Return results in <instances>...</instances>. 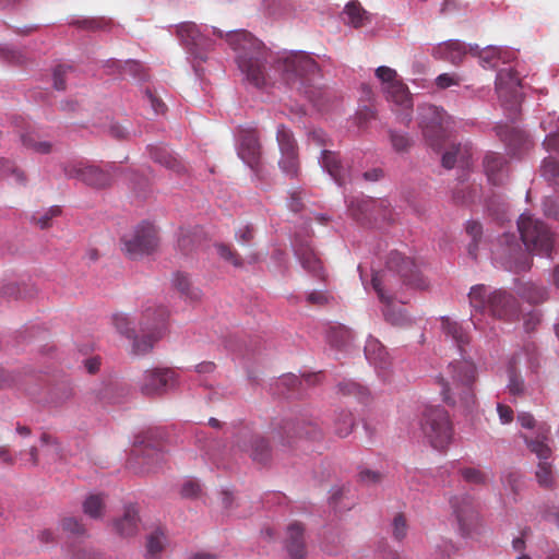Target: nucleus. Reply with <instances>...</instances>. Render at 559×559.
I'll return each mask as SVG.
<instances>
[{"instance_id":"42","label":"nucleus","mask_w":559,"mask_h":559,"mask_svg":"<svg viewBox=\"0 0 559 559\" xmlns=\"http://www.w3.org/2000/svg\"><path fill=\"white\" fill-rule=\"evenodd\" d=\"M502 484L513 495V501H516L523 488V475L519 471L509 469L502 476Z\"/></svg>"},{"instance_id":"16","label":"nucleus","mask_w":559,"mask_h":559,"mask_svg":"<svg viewBox=\"0 0 559 559\" xmlns=\"http://www.w3.org/2000/svg\"><path fill=\"white\" fill-rule=\"evenodd\" d=\"M176 372L169 368L145 370L138 386L145 396L162 395L176 386Z\"/></svg>"},{"instance_id":"40","label":"nucleus","mask_w":559,"mask_h":559,"mask_svg":"<svg viewBox=\"0 0 559 559\" xmlns=\"http://www.w3.org/2000/svg\"><path fill=\"white\" fill-rule=\"evenodd\" d=\"M521 296L530 304H540L547 300L548 292L544 286L526 283L522 287Z\"/></svg>"},{"instance_id":"41","label":"nucleus","mask_w":559,"mask_h":559,"mask_svg":"<svg viewBox=\"0 0 559 559\" xmlns=\"http://www.w3.org/2000/svg\"><path fill=\"white\" fill-rule=\"evenodd\" d=\"M540 175L550 185L559 187V162L554 157H546L540 165Z\"/></svg>"},{"instance_id":"48","label":"nucleus","mask_w":559,"mask_h":559,"mask_svg":"<svg viewBox=\"0 0 559 559\" xmlns=\"http://www.w3.org/2000/svg\"><path fill=\"white\" fill-rule=\"evenodd\" d=\"M466 233L471 236L472 242L468 245V254L476 259V250L478 247V241L481 238L483 227L478 222L471 221L466 224Z\"/></svg>"},{"instance_id":"32","label":"nucleus","mask_w":559,"mask_h":559,"mask_svg":"<svg viewBox=\"0 0 559 559\" xmlns=\"http://www.w3.org/2000/svg\"><path fill=\"white\" fill-rule=\"evenodd\" d=\"M152 159L175 173L186 171V166L166 146H153L150 148Z\"/></svg>"},{"instance_id":"37","label":"nucleus","mask_w":559,"mask_h":559,"mask_svg":"<svg viewBox=\"0 0 559 559\" xmlns=\"http://www.w3.org/2000/svg\"><path fill=\"white\" fill-rule=\"evenodd\" d=\"M347 16V22L355 28L364 26L369 21L367 11L360 5L358 1H350L344 11Z\"/></svg>"},{"instance_id":"21","label":"nucleus","mask_w":559,"mask_h":559,"mask_svg":"<svg viewBox=\"0 0 559 559\" xmlns=\"http://www.w3.org/2000/svg\"><path fill=\"white\" fill-rule=\"evenodd\" d=\"M238 155L257 175H259L261 145L255 131L246 130L241 133Z\"/></svg>"},{"instance_id":"9","label":"nucleus","mask_w":559,"mask_h":559,"mask_svg":"<svg viewBox=\"0 0 559 559\" xmlns=\"http://www.w3.org/2000/svg\"><path fill=\"white\" fill-rule=\"evenodd\" d=\"M518 229L526 250L550 257L554 236L543 221L531 214L523 213L518 219Z\"/></svg>"},{"instance_id":"34","label":"nucleus","mask_w":559,"mask_h":559,"mask_svg":"<svg viewBox=\"0 0 559 559\" xmlns=\"http://www.w3.org/2000/svg\"><path fill=\"white\" fill-rule=\"evenodd\" d=\"M441 326L444 334L456 343L461 354H463L465 352L464 345H467L469 342L468 334L456 321H452L448 317L441 319Z\"/></svg>"},{"instance_id":"13","label":"nucleus","mask_w":559,"mask_h":559,"mask_svg":"<svg viewBox=\"0 0 559 559\" xmlns=\"http://www.w3.org/2000/svg\"><path fill=\"white\" fill-rule=\"evenodd\" d=\"M524 441L531 452L535 453L539 459L537 469L535 473L539 486L544 488H552L556 484L552 466L548 462L551 456V449L548 441V429L545 426L538 428V435L535 439L523 436Z\"/></svg>"},{"instance_id":"60","label":"nucleus","mask_w":559,"mask_h":559,"mask_svg":"<svg viewBox=\"0 0 559 559\" xmlns=\"http://www.w3.org/2000/svg\"><path fill=\"white\" fill-rule=\"evenodd\" d=\"M9 173L15 177L16 182H25L26 179L23 171L16 169L11 162L0 158V175H5Z\"/></svg>"},{"instance_id":"30","label":"nucleus","mask_w":559,"mask_h":559,"mask_svg":"<svg viewBox=\"0 0 559 559\" xmlns=\"http://www.w3.org/2000/svg\"><path fill=\"white\" fill-rule=\"evenodd\" d=\"M114 528L123 537L135 535L139 530V515L136 508L132 504L127 506L122 518L114 521Z\"/></svg>"},{"instance_id":"25","label":"nucleus","mask_w":559,"mask_h":559,"mask_svg":"<svg viewBox=\"0 0 559 559\" xmlns=\"http://www.w3.org/2000/svg\"><path fill=\"white\" fill-rule=\"evenodd\" d=\"M503 241L508 245V254L503 258L502 264L506 269L520 273L531 267L530 257L518 242L509 243L510 236L504 235Z\"/></svg>"},{"instance_id":"58","label":"nucleus","mask_w":559,"mask_h":559,"mask_svg":"<svg viewBox=\"0 0 559 559\" xmlns=\"http://www.w3.org/2000/svg\"><path fill=\"white\" fill-rule=\"evenodd\" d=\"M393 536L396 540H403L407 534V523L404 514L399 513L393 519Z\"/></svg>"},{"instance_id":"31","label":"nucleus","mask_w":559,"mask_h":559,"mask_svg":"<svg viewBox=\"0 0 559 559\" xmlns=\"http://www.w3.org/2000/svg\"><path fill=\"white\" fill-rule=\"evenodd\" d=\"M365 356L377 369L385 370L390 366V356L385 347L376 338L370 337L365 345Z\"/></svg>"},{"instance_id":"1","label":"nucleus","mask_w":559,"mask_h":559,"mask_svg":"<svg viewBox=\"0 0 559 559\" xmlns=\"http://www.w3.org/2000/svg\"><path fill=\"white\" fill-rule=\"evenodd\" d=\"M395 273L403 284L416 289H426L428 282L417 269L415 261L397 251H392L389 254L385 270L372 274L371 285L383 304L382 311L385 321L402 328L409 325L412 320L404 307L394 302L399 284Z\"/></svg>"},{"instance_id":"3","label":"nucleus","mask_w":559,"mask_h":559,"mask_svg":"<svg viewBox=\"0 0 559 559\" xmlns=\"http://www.w3.org/2000/svg\"><path fill=\"white\" fill-rule=\"evenodd\" d=\"M168 318V311L162 306L150 305L143 310L139 321V333L126 313H116L112 323L116 330L132 341V352L135 355L148 353L162 337Z\"/></svg>"},{"instance_id":"45","label":"nucleus","mask_w":559,"mask_h":559,"mask_svg":"<svg viewBox=\"0 0 559 559\" xmlns=\"http://www.w3.org/2000/svg\"><path fill=\"white\" fill-rule=\"evenodd\" d=\"M104 499L100 495L88 496L83 503V511L86 515L98 519L103 514Z\"/></svg>"},{"instance_id":"26","label":"nucleus","mask_w":559,"mask_h":559,"mask_svg":"<svg viewBox=\"0 0 559 559\" xmlns=\"http://www.w3.org/2000/svg\"><path fill=\"white\" fill-rule=\"evenodd\" d=\"M305 527L299 522H293L287 526L285 548L292 559L305 558Z\"/></svg>"},{"instance_id":"14","label":"nucleus","mask_w":559,"mask_h":559,"mask_svg":"<svg viewBox=\"0 0 559 559\" xmlns=\"http://www.w3.org/2000/svg\"><path fill=\"white\" fill-rule=\"evenodd\" d=\"M520 73L513 68L499 70L496 78V91L503 106L518 110L522 102Z\"/></svg>"},{"instance_id":"2","label":"nucleus","mask_w":559,"mask_h":559,"mask_svg":"<svg viewBox=\"0 0 559 559\" xmlns=\"http://www.w3.org/2000/svg\"><path fill=\"white\" fill-rule=\"evenodd\" d=\"M468 301L472 307L471 321L476 330L486 331L488 324L484 318L487 313L506 322L519 319L520 304L504 289L490 290L486 285L477 284L471 287Z\"/></svg>"},{"instance_id":"27","label":"nucleus","mask_w":559,"mask_h":559,"mask_svg":"<svg viewBox=\"0 0 559 559\" xmlns=\"http://www.w3.org/2000/svg\"><path fill=\"white\" fill-rule=\"evenodd\" d=\"M484 168L488 180L495 186L502 185L507 178V160L501 154H486L484 158Z\"/></svg>"},{"instance_id":"8","label":"nucleus","mask_w":559,"mask_h":559,"mask_svg":"<svg viewBox=\"0 0 559 559\" xmlns=\"http://www.w3.org/2000/svg\"><path fill=\"white\" fill-rule=\"evenodd\" d=\"M421 430L430 444L444 450L453 438V427L448 412L440 406H428L421 417Z\"/></svg>"},{"instance_id":"62","label":"nucleus","mask_w":559,"mask_h":559,"mask_svg":"<svg viewBox=\"0 0 559 559\" xmlns=\"http://www.w3.org/2000/svg\"><path fill=\"white\" fill-rule=\"evenodd\" d=\"M460 76L456 73H442L437 76L436 85L439 88H448L452 85H459Z\"/></svg>"},{"instance_id":"7","label":"nucleus","mask_w":559,"mask_h":559,"mask_svg":"<svg viewBox=\"0 0 559 559\" xmlns=\"http://www.w3.org/2000/svg\"><path fill=\"white\" fill-rule=\"evenodd\" d=\"M454 126L453 118L440 107L424 105L418 109V127L432 150L440 151L450 136Z\"/></svg>"},{"instance_id":"11","label":"nucleus","mask_w":559,"mask_h":559,"mask_svg":"<svg viewBox=\"0 0 559 559\" xmlns=\"http://www.w3.org/2000/svg\"><path fill=\"white\" fill-rule=\"evenodd\" d=\"M122 250L130 259H139L153 253L158 247L157 230L154 225L143 222L130 234L121 238Z\"/></svg>"},{"instance_id":"51","label":"nucleus","mask_w":559,"mask_h":559,"mask_svg":"<svg viewBox=\"0 0 559 559\" xmlns=\"http://www.w3.org/2000/svg\"><path fill=\"white\" fill-rule=\"evenodd\" d=\"M23 145L39 154H48L51 152V143L48 141H37L33 134L22 135Z\"/></svg>"},{"instance_id":"4","label":"nucleus","mask_w":559,"mask_h":559,"mask_svg":"<svg viewBox=\"0 0 559 559\" xmlns=\"http://www.w3.org/2000/svg\"><path fill=\"white\" fill-rule=\"evenodd\" d=\"M477 379L476 366L472 360L462 358L449 364L447 377L441 373L436 378L444 403L473 409L476 405L474 384Z\"/></svg>"},{"instance_id":"36","label":"nucleus","mask_w":559,"mask_h":559,"mask_svg":"<svg viewBox=\"0 0 559 559\" xmlns=\"http://www.w3.org/2000/svg\"><path fill=\"white\" fill-rule=\"evenodd\" d=\"M174 287L186 299L197 301L201 298L200 289L193 287L188 275L177 272L173 278Z\"/></svg>"},{"instance_id":"52","label":"nucleus","mask_w":559,"mask_h":559,"mask_svg":"<svg viewBox=\"0 0 559 559\" xmlns=\"http://www.w3.org/2000/svg\"><path fill=\"white\" fill-rule=\"evenodd\" d=\"M215 247L217 249L218 255L222 259L231 263L236 267H240L242 265L240 255L230 245L217 243Z\"/></svg>"},{"instance_id":"19","label":"nucleus","mask_w":559,"mask_h":559,"mask_svg":"<svg viewBox=\"0 0 559 559\" xmlns=\"http://www.w3.org/2000/svg\"><path fill=\"white\" fill-rule=\"evenodd\" d=\"M293 246L295 255L302 269L321 281H325L326 273L323 262L311 246L310 240L306 237L296 236Z\"/></svg>"},{"instance_id":"49","label":"nucleus","mask_w":559,"mask_h":559,"mask_svg":"<svg viewBox=\"0 0 559 559\" xmlns=\"http://www.w3.org/2000/svg\"><path fill=\"white\" fill-rule=\"evenodd\" d=\"M166 537L162 530L153 532L146 542V551L150 556L154 557L158 555L165 546Z\"/></svg>"},{"instance_id":"50","label":"nucleus","mask_w":559,"mask_h":559,"mask_svg":"<svg viewBox=\"0 0 559 559\" xmlns=\"http://www.w3.org/2000/svg\"><path fill=\"white\" fill-rule=\"evenodd\" d=\"M265 8L267 13L274 17L285 16L292 11L288 0H266Z\"/></svg>"},{"instance_id":"46","label":"nucleus","mask_w":559,"mask_h":559,"mask_svg":"<svg viewBox=\"0 0 559 559\" xmlns=\"http://www.w3.org/2000/svg\"><path fill=\"white\" fill-rule=\"evenodd\" d=\"M389 136L393 150L397 153L407 152L413 145V140L407 133L390 130Z\"/></svg>"},{"instance_id":"56","label":"nucleus","mask_w":559,"mask_h":559,"mask_svg":"<svg viewBox=\"0 0 559 559\" xmlns=\"http://www.w3.org/2000/svg\"><path fill=\"white\" fill-rule=\"evenodd\" d=\"M70 72H72V67L67 66V64H58L53 69V73H52L53 87L57 91L66 90V78Z\"/></svg>"},{"instance_id":"29","label":"nucleus","mask_w":559,"mask_h":559,"mask_svg":"<svg viewBox=\"0 0 559 559\" xmlns=\"http://www.w3.org/2000/svg\"><path fill=\"white\" fill-rule=\"evenodd\" d=\"M472 154V146L469 143L452 144L443 153L441 164L447 169H452L456 164L467 166Z\"/></svg>"},{"instance_id":"17","label":"nucleus","mask_w":559,"mask_h":559,"mask_svg":"<svg viewBox=\"0 0 559 559\" xmlns=\"http://www.w3.org/2000/svg\"><path fill=\"white\" fill-rule=\"evenodd\" d=\"M349 211L355 219L361 223H378V221L391 222L392 210L390 205L384 200H372V199H361V200H353L349 204Z\"/></svg>"},{"instance_id":"43","label":"nucleus","mask_w":559,"mask_h":559,"mask_svg":"<svg viewBox=\"0 0 559 559\" xmlns=\"http://www.w3.org/2000/svg\"><path fill=\"white\" fill-rule=\"evenodd\" d=\"M328 338L332 346L343 348L350 343L353 335L347 328L340 325L330 330Z\"/></svg>"},{"instance_id":"55","label":"nucleus","mask_w":559,"mask_h":559,"mask_svg":"<svg viewBox=\"0 0 559 559\" xmlns=\"http://www.w3.org/2000/svg\"><path fill=\"white\" fill-rule=\"evenodd\" d=\"M376 76L381 81L382 90L401 80L394 69L385 66H381L376 70Z\"/></svg>"},{"instance_id":"39","label":"nucleus","mask_w":559,"mask_h":559,"mask_svg":"<svg viewBox=\"0 0 559 559\" xmlns=\"http://www.w3.org/2000/svg\"><path fill=\"white\" fill-rule=\"evenodd\" d=\"M337 390L341 394L353 395L362 403L367 402L369 399L368 389L352 380H344L340 382L337 384Z\"/></svg>"},{"instance_id":"57","label":"nucleus","mask_w":559,"mask_h":559,"mask_svg":"<svg viewBox=\"0 0 559 559\" xmlns=\"http://www.w3.org/2000/svg\"><path fill=\"white\" fill-rule=\"evenodd\" d=\"M508 389L511 395L520 396L524 393V380L513 367L509 370Z\"/></svg>"},{"instance_id":"44","label":"nucleus","mask_w":559,"mask_h":559,"mask_svg":"<svg viewBox=\"0 0 559 559\" xmlns=\"http://www.w3.org/2000/svg\"><path fill=\"white\" fill-rule=\"evenodd\" d=\"M276 140L281 153L297 151V145L293 133L283 124L277 128Z\"/></svg>"},{"instance_id":"12","label":"nucleus","mask_w":559,"mask_h":559,"mask_svg":"<svg viewBox=\"0 0 559 559\" xmlns=\"http://www.w3.org/2000/svg\"><path fill=\"white\" fill-rule=\"evenodd\" d=\"M63 171L68 178L78 179L85 185L97 189L109 187L118 175V168L115 165H108L106 168H100L83 162L67 164L63 167Z\"/></svg>"},{"instance_id":"28","label":"nucleus","mask_w":559,"mask_h":559,"mask_svg":"<svg viewBox=\"0 0 559 559\" xmlns=\"http://www.w3.org/2000/svg\"><path fill=\"white\" fill-rule=\"evenodd\" d=\"M453 508L463 535H469L478 521V514L472 500L468 497L463 498L462 504L459 506L454 502Z\"/></svg>"},{"instance_id":"24","label":"nucleus","mask_w":559,"mask_h":559,"mask_svg":"<svg viewBox=\"0 0 559 559\" xmlns=\"http://www.w3.org/2000/svg\"><path fill=\"white\" fill-rule=\"evenodd\" d=\"M466 53H469L468 46L457 39L439 44L432 52L436 59L449 61L454 66L461 64Z\"/></svg>"},{"instance_id":"33","label":"nucleus","mask_w":559,"mask_h":559,"mask_svg":"<svg viewBox=\"0 0 559 559\" xmlns=\"http://www.w3.org/2000/svg\"><path fill=\"white\" fill-rule=\"evenodd\" d=\"M383 92L386 95V99L403 107L406 110H411L413 107L412 97L406 84L403 83L402 80L393 83L392 85H388Z\"/></svg>"},{"instance_id":"38","label":"nucleus","mask_w":559,"mask_h":559,"mask_svg":"<svg viewBox=\"0 0 559 559\" xmlns=\"http://www.w3.org/2000/svg\"><path fill=\"white\" fill-rule=\"evenodd\" d=\"M355 427V419L350 412L341 411L335 415L333 428L334 433L341 438L349 436Z\"/></svg>"},{"instance_id":"59","label":"nucleus","mask_w":559,"mask_h":559,"mask_svg":"<svg viewBox=\"0 0 559 559\" xmlns=\"http://www.w3.org/2000/svg\"><path fill=\"white\" fill-rule=\"evenodd\" d=\"M60 214H61V209L59 206H51L45 214H43L39 217L34 216L33 219L41 229H46V228L50 227L51 219L53 217L59 216Z\"/></svg>"},{"instance_id":"53","label":"nucleus","mask_w":559,"mask_h":559,"mask_svg":"<svg viewBox=\"0 0 559 559\" xmlns=\"http://www.w3.org/2000/svg\"><path fill=\"white\" fill-rule=\"evenodd\" d=\"M254 234L251 224H241L235 230V239L240 246H249L254 239Z\"/></svg>"},{"instance_id":"47","label":"nucleus","mask_w":559,"mask_h":559,"mask_svg":"<svg viewBox=\"0 0 559 559\" xmlns=\"http://www.w3.org/2000/svg\"><path fill=\"white\" fill-rule=\"evenodd\" d=\"M280 167L289 176H296L299 169L297 151L281 153Z\"/></svg>"},{"instance_id":"35","label":"nucleus","mask_w":559,"mask_h":559,"mask_svg":"<svg viewBox=\"0 0 559 559\" xmlns=\"http://www.w3.org/2000/svg\"><path fill=\"white\" fill-rule=\"evenodd\" d=\"M497 135L513 151L524 146L527 142L526 135L522 131L509 126L497 127Z\"/></svg>"},{"instance_id":"18","label":"nucleus","mask_w":559,"mask_h":559,"mask_svg":"<svg viewBox=\"0 0 559 559\" xmlns=\"http://www.w3.org/2000/svg\"><path fill=\"white\" fill-rule=\"evenodd\" d=\"M283 444L292 447L298 439L306 437L307 439L318 440L322 437L318 426L306 419H287L276 432Z\"/></svg>"},{"instance_id":"64","label":"nucleus","mask_w":559,"mask_h":559,"mask_svg":"<svg viewBox=\"0 0 559 559\" xmlns=\"http://www.w3.org/2000/svg\"><path fill=\"white\" fill-rule=\"evenodd\" d=\"M308 141L310 144L318 147L328 145L326 133L320 129L311 131L308 135Z\"/></svg>"},{"instance_id":"63","label":"nucleus","mask_w":559,"mask_h":559,"mask_svg":"<svg viewBox=\"0 0 559 559\" xmlns=\"http://www.w3.org/2000/svg\"><path fill=\"white\" fill-rule=\"evenodd\" d=\"M201 492V486L195 480H187L181 488V495L186 498L198 497Z\"/></svg>"},{"instance_id":"54","label":"nucleus","mask_w":559,"mask_h":559,"mask_svg":"<svg viewBox=\"0 0 559 559\" xmlns=\"http://www.w3.org/2000/svg\"><path fill=\"white\" fill-rule=\"evenodd\" d=\"M462 478L469 484L484 485L486 483V474L476 467H464L460 471Z\"/></svg>"},{"instance_id":"15","label":"nucleus","mask_w":559,"mask_h":559,"mask_svg":"<svg viewBox=\"0 0 559 559\" xmlns=\"http://www.w3.org/2000/svg\"><path fill=\"white\" fill-rule=\"evenodd\" d=\"M177 36L181 45L195 59L204 61L207 52L213 48V40L202 34L197 24L183 22L177 26Z\"/></svg>"},{"instance_id":"23","label":"nucleus","mask_w":559,"mask_h":559,"mask_svg":"<svg viewBox=\"0 0 559 559\" xmlns=\"http://www.w3.org/2000/svg\"><path fill=\"white\" fill-rule=\"evenodd\" d=\"M323 169L337 182L343 186L350 180V170L341 160L338 154L335 152L323 150L320 158Z\"/></svg>"},{"instance_id":"61","label":"nucleus","mask_w":559,"mask_h":559,"mask_svg":"<svg viewBox=\"0 0 559 559\" xmlns=\"http://www.w3.org/2000/svg\"><path fill=\"white\" fill-rule=\"evenodd\" d=\"M61 526L64 531L70 532L78 536L85 534L84 526L75 518L63 519L61 522Z\"/></svg>"},{"instance_id":"10","label":"nucleus","mask_w":559,"mask_h":559,"mask_svg":"<svg viewBox=\"0 0 559 559\" xmlns=\"http://www.w3.org/2000/svg\"><path fill=\"white\" fill-rule=\"evenodd\" d=\"M287 84L304 85L310 75L319 71L318 63L306 52H288L280 57L275 66Z\"/></svg>"},{"instance_id":"22","label":"nucleus","mask_w":559,"mask_h":559,"mask_svg":"<svg viewBox=\"0 0 559 559\" xmlns=\"http://www.w3.org/2000/svg\"><path fill=\"white\" fill-rule=\"evenodd\" d=\"M469 55L478 57L479 63L484 69H493L499 62L508 63L515 58L514 51L502 50L498 47L488 46L479 49L477 45H468Z\"/></svg>"},{"instance_id":"5","label":"nucleus","mask_w":559,"mask_h":559,"mask_svg":"<svg viewBox=\"0 0 559 559\" xmlns=\"http://www.w3.org/2000/svg\"><path fill=\"white\" fill-rule=\"evenodd\" d=\"M225 38L236 52V62L247 80L255 87L264 86L267 51L263 43L247 31L228 32Z\"/></svg>"},{"instance_id":"20","label":"nucleus","mask_w":559,"mask_h":559,"mask_svg":"<svg viewBox=\"0 0 559 559\" xmlns=\"http://www.w3.org/2000/svg\"><path fill=\"white\" fill-rule=\"evenodd\" d=\"M236 447L240 451L249 453L250 457L259 464H265L270 460L271 450L263 437L243 431L238 436Z\"/></svg>"},{"instance_id":"6","label":"nucleus","mask_w":559,"mask_h":559,"mask_svg":"<svg viewBox=\"0 0 559 559\" xmlns=\"http://www.w3.org/2000/svg\"><path fill=\"white\" fill-rule=\"evenodd\" d=\"M164 461V439L159 429H148L138 436L128 461L129 466L139 473L154 472Z\"/></svg>"}]
</instances>
